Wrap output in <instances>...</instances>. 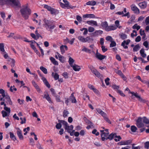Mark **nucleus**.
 Here are the masks:
<instances>
[{"label":"nucleus","mask_w":149,"mask_h":149,"mask_svg":"<svg viewBox=\"0 0 149 149\" xmlns=\"http://www.w3.org/2000/svg\"><path fill=\"white\" fill-rule=\"evenodd\" d=\"M17 135L20 140L23 139V136L22 135V131L19 128H17Z\"/></svg>","instance_id":"2eb2a0df"},{"label":"nucleus","mask_w":149,"mask_h":149,"mask_svg":"<svg viewBox=\"0 0 149 149\" xmlns=\"http://www.w3.org/2000/svg\"><path fill=\"white\" fill-rule=\"evenodd\" d=\"M131 94L132 95H134L137 98H138L140 102L144 103L146 102V100L141 98L140 96L138 95V94L137 93H135L134 92H132Z\"/></svg>","instance_id":"6e6552de"},{"label":"nucleus","mask_w":149,"mask_h":149,"mask_svg":"<svg viewBox=\"0 0 149 149\" xmlns=\"http://www.w3.org/2000/svg\"><path fill=\"white\" fill-rule=\"evenodd\" d=\"M137 130V127L135 126H132L131 127V130L133 132H135Z\"/></svg>","instance_id":"5fc2aeb1"},{"label":"nucleus","mask_w":149,"mask_h":149,"mask_svg":"<svg viewBox=\"0 0 149 149\" xmlns=\"http://www.w3.org/2000/svg\"><path fill=\"white\" fill-rule=\"evenodd\" d=\"M141 56L143 58H145L146 56V54L145 53L144 49H141L140 52Z\"/></svg>","instance_id":"4c0bfd02"},{"label":"nucleus","mask_w":149,"mask_h":149,"mask_svg":"<svg viewBox=\"0 0 149 149\" xmlns=\"http://www.w3.org/2000/svg\"><path fill=\"white\" fill-rule=\"evenodd\" d=\"M3 54H4L3 55V56L4 58H5L8 59H8H9L10 58L9 57L8 54L5 52H4V53H3Z\"/></svg>","instance_id":"338daca9"},{"label":"nucleus","mask_w":149,"mask_h":149,"mask_svg":"<svg viewBox=\"0 0 149 149\" xmlns=\"http://www.w3.org/2000/svg\"><path fill=\"white\" fill-rule=\"evenodd\" d=\"M44 26L47 30L52 32V30L55 27L53 22L50 20L45 19L44 20Z\"/></svg>","instance_id":"7ed1b4c3"},{"label":"nucleus","mask_w":149,"mask_h":149,"mask_svg":"<svg viewBox=\"0 0 149 149\" xmlns=\"http://www.w3.org/2000/svg\"><path fill=\"white\" fill-rule=\"evenodd\" d=\"M142 118L141 117L138 118L136 121V125L139 128L142 127H144V124L142 123Z\"/></svg>","instance_id":"1a4fd4ad"},{"label":"nucleus","mask_w":149,"mask_h":149,"mask_svg":"<svg viewBox=\"0 0 149 149\" xmlns=\"http://www.w3.org/2000/svg\"><path fill=\"white\" fill-rule=\"evenodd\" d=\"M100 132H101V136L102 140L104 141L105 140H107L109 134L108 130L106 129L104 130H100Z\"/></svg>","instance_id":"20e7f679"},{"label":"nucleus","mask_w":149,"mask_h":149,"mask_svg":"<svg viewBox=\"0 0 149 149\" xmlns=\"http://www.w3.org/2000/svg\"><path fill=\"white\" fill-rule=\"evenodd\" d=\"M4 109L6 110V112L8 113H10V108L8 107H6V104H5Z\"/></svg>","instance_id":"4d7b16f0"},{"label":"nucleus","mask_w":149,"mask_h":149,"mask_svg":"<svg viewBox=\"0 0 149 149\" xmlns=\"http://www.w3.org/2000/svg\"><path fill=\"white\" fill-rule=\"evenodd\" d=\"M117 29V27L115 26L110 25L108 26V28L107 29V31H108L112 30H114Z\"/></svg>","instance_id":"c85d7f7f"},{"label":"nucleus","mask_w":149,"mask_h":149,"mask_svg":"<svg viewBox=\"0 0 149 149\" xmlns=\"http://www.w3.org/2000/svg\"><path fill=\"white\" fill-rule=\"evenodd\" d=\"M20 120H21V121L20 122L21 124H23L26 123V118L25 117L23 118L21 117L20 118Z\"/></svg>","instance_id":"bf43d9fd"},{"label":"nucleus","mask_w":149,"mask_h":149,"mask_svg":"<svg viewBox=\"0 0 149 149\" xmlns=\"http://www.w3.org/2000/svg\"><path fill=\"white\" fill-rule=\"evenodd\" d=\"M106 40L109 41L110 42L113 40V39L112 37L110 36H108L106 38Z\"/></svg>","instance_id":"052dcab7"},{"label":"nucleus","mask_w":149,"mask_h":149,"mask_svg":"<svg viewBox=\"0 0 149 149\" xmlns=\"http://www.w3.org/2000/svg\"><path fill=\"white\" fill-rule=\"evenodd\" d=\"M115 138L114 139V140L116 142L119 141L121 139V138L120 136H117L116 134L115 136Z\"/></svg>","instance_id":"09e8293b"},{"label":"nucleus","mask_w":149,"mask_h":149,"mask_svg":"<svg viewBox=\"0 0 149 149\" xmlns=\"http://www.w3.org/2000/svg\"><path fill=\"white\" fill-rule=\"evenodd\" d=\"M130 42V40L129 39L127 40H124L123 42L122 43L121 45L125 49H127L128 47L127 45Z\"/></svg>","instance_id":"f8f14e48"},{"label":"nucleus","mask_w":149,"mask_h":149,"mask_svg":"<svg viewBox=\"0 0 149 149\" xmlns=\"http://www.w3.org/2000/svg\"><path fill=\"white\" fill-rule=\"evenodd\" d=\"M6 100L7 101V102L10 105H12V102L11 100L10 97L8 94H6V95L5 97Z\"/></svg>","instance_id":"cd10ccee"},{"label":"nucleus","mask_w":149,"mask_h":149,"mask_svg":"<svg viewBox=\"0 0 149 149\" xmlns=\"http://www.w3.org/2000/svg\"><path fill=\"white\" fill-rule=\"evenodd\" d=\"M0 50L2 52H5L4 45L3 44V43L0 44Z\"/></svg>","instance_id":"864d4df0"},{"label":"nucleus","mask_w":149,"mask_h":149,"mask_svg":"<svg viewBox=\"0 0 149 149\" xmlns=\"http://www.w3.org/2000/svg\"><path fill=\"white\" fill-rule=\"evenodd\" d=\"M29 143L32 146L34 145V141L32 138H31L29 139Z\"/></svg>","instance_id":"e2e57ef3"},{"label":"nucleus","mask_w":149,"mask_h":149,"mask_svg":"<svg viewBox=\"0 0 149 149\" xmlns=\"http://www.w3.org/2000/svg\"><path fill=\"white\" fill-rule=\"evenodd\" d=\"M40 69L45 74L47 73V69L43 66H41L40 67Z\"/></svg>","instance_id":"de8ad7c7"},{"label":"nucleus","mask_w":149,"mask_h":149,"mask_svg":"<svg viewBox=\"0 0 149 149\" xmlns=\"http://www.w3.org/2000/svg\"><path fill=\"white\" fill-rule=\"evenodd\" d=\"M74 60L72 58L70 57H69L68 63L69 65L71 67L74 65V64H73V63H74Z\"/></svg>","instance_id":"c9c22d12"},{"label":"nucleus","mask_w":149,"mask_h":149,"mask_svg":"<svg viewBox=\"0 0 149 149\" xmlns=\"http://www.w3.org/2000/svg\"><path fill=\"white\" fill-rule=\"evenodd\" d=\"M50 59L52 63L54 65H58V62L57 61L54 57H50Z\"/></svg>","instance_id":"c756f323"},{"label":"nucleus","mask_w":149,"mask_h":149,"mask_svg":"<svg viewBox=\"0 0 149 149\" xmlns=\"http://www.w3.org/2000/svg\"><path fill=\"white\" fill-rule=\"evenodd\" d=\"M103 117H104V120L107 122L109 123L110 124H111V122L107 117V115L106 114V115L105 116H103Z\"/></svg>","instance_id":"8fccbe9b"},{"label":"nucleus","mask_w":149,"mask_h":149,"mask_svg":"<svg viewBox=\"0 0 149 149\" xmlns=\"http://www.w3.org/2000/svg\"><path fill=\"white\" fill-rule=\"evenodd\" d=\"M86 123L88 125L86 127L87 129H89L90 128H94L93 124L90 120H87L86 121Z\"/></svg>","instance_id":"393cba45"},{"label":"nucleus","mask_w":149,"mask_h":149,"mask_svg":"<svg viewBox=\"0 0 149 149\" xmlns=\"http://www.w3.org/2000/svg\"><path fill=\"white\" fill-rule=\"evenodd\" d=\"M0 94H2L1 95H0V101H4V98L8 94L7 93H5V91L2 89H0Z\"/></svg>","instance_id":"9d476101"},{"label":"nucleus","mask_w":149,"mask_h":149,"mask_svg":"<svg viewBox=\"0 0 149 149\" xmlns=\"http://www.w3.org/2000/svg\"><path fill=\"white\" fill-rule=\"evenodd\" d=\"M132 28L134 29H136L138 31L140 28V26H139L137 24H135L132 26Z\"/></svg>","instance_id":"3c124183"},{"label":"nucleus","mask_w":149,"mask_h":149,"mask_svg":"<svg viewBox=\"0 0 149 149\" xmlns=\"http://www.w3.org/2000/svg\"><path fill=\"white\" fill-rule=\"evenodd\" d=\"M71 67L72 68L73 70L75 71H79L81 70L80 66L75 64H74Z\"/></svg>","instance_id":"4be33fe9"},{"label":"nucleus","mask_w":149,"mask_h":149,"mask_svg":"<svg viewBox=\"0 0 149 149\" xmlns=\"http://www.w3.org/2000/svg\"><path fill=\"white\" fill-rule=\"evenodd\" d=\"M59 59L60 61L62 63H64L65 61V57L63 56L59 58Z\"/></svg>","instance_id":"69168bd1"},{"label":"nucleus","mask_w":149,"mask_h":149,"mask_svg":"<svg viewBox=\"0 0 149 149\" xmlns=\"http://www.w3.org/2000/svg\"><path fill=\"white\" fill-rule=\"evenodd\" d=\"M10 137L13 141H15L17 140L15 136L14 135L13 133L10 132Z\"/></svg>","instance_id":"79ce46f5"},{"label":"nucleus","mask_w":149,"mask_h":149,"mask_svg":"<svg viewBox=\"0 0 149 149\" xmlns=\"http://www.w3.org/2000/svg\"><path fill=\"white\" fill-rule=\"evenodd\" d=\"M83 18H95V16L93 14H86L84 15L83 16Z\"/></svg>","instance_id":"412c9836"},{"label":"nucleus","mask_w":149,"mask_h":149,"mask_svg":"<svg viewBox=\"0 0 149 149\" xmlns=\"http://www.w3.org/2000/svg\"><path fill=\"white\" fill-rule=\"evenodd\" d=\"M101 26L103 29H104L107 31L108 26L107 22L106 21L102 22L101 23Z\"/></svg>","instance_id":"a211bd4d"},{"label":"nucleus","mask_w":149,"mask_h":149,"mask_svg":"<svg viewBox=\"0 0 149 149\" xmlns=\"http://www.w3.org/2000/svg\"><path fill=\"white\" fill-rule=\"evenodd\" d=\"M90 68L92 72L97 77H100L102 76V75L100 74V73L96 69H95L93 66H91L90 67Z\"/></svg>","instance_id":"423d86ee"},{"label":"nucleus","mask_w":149,"mask_h":149,"mask_svg":"<svg viewBox=\"0 0 149 149\" xmlns=\"http://www.w3.org/2000/svg\"><path fill=\"white\" fill-rule=\"evenodd\" d=\"M88 87L89 88L93 90V91L97 94L99 93V91L96 89L94 86L91 84H89Z\"/></svg>","instance_id":"b1692460"},{"label":"nucleus","mask_w":149,"mask_h":149,"mask_svg":"<svg viewBox=\"0 0 149 149\" xmlns=\"http://www.w3.org/2000/svg\"><path fill=\"white\" fill-rule=\"evenodd\" d=\"M95 57L98 59L102 60V59L105 58L106 56L105 55H102L99 53H98L97 52H97H96L95 55Z\"/></svg>","instance_id":"4468645a"},{"label":"nucleus","mask_w":149,"mask_h":149,"mask_svg":"<svg viewBox=\"0 0 149 149\" xmlns=\"http://www.w3.org/2000/svg\"><path fill=\"white\" fill-rule=\"evenodd\" d=\"M39 74L40 76L41 77V79L43 81L45 85L49 88H50V85L47 81V79L44 77H43L42 75L40 73H39Z\"/></svg>","instance_id":"9b49d317"},{"label":"nucleus","mask_w":149,"mask_h":149,"mask_svg":"<svg viewBox=\"0 0 149 149\" xmlns=\"http://www.w3.org/2000/svg\"><path fill=\"white\" fill-rule=\"evenodd\" d=\"M115 24L116 25V26L117 28H118L119 29L121 28L122 27V26L119 25V22L118 20H117L115 22Z\"/></svg>","instance_id":"a18cd8bd"},{"label":"nucleus","mask_w":149,"mask_h":149,"mask_svg":"<svg viewBox=\"0 0 149 149\" xmlns=\"http://www.w3.org/2000/svg\"><path fill=\"white\" fill-rule=\"evenodd\" d=\"M20 12L23 17L25 19H28L29 16L31 15V10L26 5L23 6L20 10Z\"/></svg>","instance_id":"f257e3e1"},{"label":"nucleus","mask_w":149,"mask_h":149,"mask_svg":"<svg viewBox=\"0 0 149 149\" xmlns=\"http://www.w3.org/2000/svg\"><path fill=\"white\" fill-rule=\"evenodd\" d=\"M145 148L147 149H149V142L147 141L144 144Z\"/></svg>","instance_id":"774afa93"},{"label":"nucleus","mask_w":149,"mask_h":149,"mask_svg":"<svg viewBox=\"0 0 149 149\" xmlns=\"http://www.w3.org/2000/svg\"><path fill=\"white\" fill-rule=\"evenodd\" d=\"M44 98H45L50 103H52V101L47 92H46L44 95Z\"/></svg>","instance_id":"6ab92c4d"},{"label":"nucleus","mask_w":149,"mask_h":149,"mask_svg":"<svg viewBox=\"0 0 149 149\" xmlns=\"http://www.w3.org/2000/svg\"><path fill=\"white\" fill-rule=\"evenodd\" d=\"M82 50L86 52L91 53V50L85 47H83Z\"/></svg>","instance_id":"13d9d810"},{"label":"nucleus","mask_w":149,"mask_h":149,"mask_svg":"<svg viewBox=\"0 0 149 149\" xmlns=\"http://www.w3.org/2000/svg\"><path fill=\"white\" fill-rule=\"evenodd\" d=\"M139 48L140 47L139 45H136L134 47L133 50L134 52H137L139 50Z\"/></svg>","instance_id":"6e6d98bb"},{"label":"nucleus","mask_w":149,"mask_h":149,"mask_svg":"<svg viewBox=\"0 0 149 149\" xmlns=\"http://www.w3.org/2000/svg\"><path fill=\"white\" fill-rule=\"evenodd\" d=\"M32 83L33 86L36 88L37 91L39 93L41 92L40 89V88L38 85H37V83L35 82V81L33 80L32 81Z\"/></svg>","instance_id":"f3484780"},{"label":"nucleus","mask_w":149,"mask_h":149,"mask_svg":"<svg viewBox=\"0 0 149 149\" xmlns=\"http://www.w3.org/2000/svg\"><path fill=\"white\" fill-rule=\"evenodd\" d=\"M69 113V111L66 110H64L63 111V114L64 118H66L68 117Z\"/></svg>","instance_id":"2f4dec72"},{"label":"nucleus","mask_w":149,"mask_h":149,"mask_svg":"<svg viewBox=\"0 0 149 149\" xmlns=\"http://www.w3.org/2000/svg\"><path fill=\"white\" fill-rule=\"evenodd\" d=\"M140 33L141 36H143V38H144L146 37V35L144 30H143L141 29L140 30Z\"/></svg>","instance_id":"c03bdc74"},{"label":"nucleus","mask_w":149,"mask_h":149,"mask_svg":"<svg viewBox=\"0 0 149 149\" xmlns=\"http://www.w3.org/2000/svg\"><path fill=\"white\" fill-rule=\"evenodd\" d=\"M120 38L122 40H125L127 38V35L123 33H121L119 35Z\"/></svg>","instance_id":"f704fd0d"},{"label":"nucleus","mask_w":149,"mask_h":149,"mask_svg":"<svg viewBox=\"0 0 149 149\" xmlns=\"http://www.w3.org/2000/svg\"><path fill=\"white\" fill-rule=\"evenodd\" d=\"M116 45V42L115 41L113 40L111 42V43L110 45V47H113L115 46Z\"/></svg>","instance_id":"680f3d73"},{"label":"nucleus","mask_w":149,"mask_h":149,"mask_svg":"<svg viewBox=\"0 0 149 149\" xmlns=\"http://www.w3.org/2000/svg\"><path fill=\"white\" fill-rule=\"evenodd\" d=\"M2 113L3 117H5L6 116H8L10 114V113H8V112L4 111H2Z\"/></svg>","instance_id":"49530a36"},{"label":"nucleus","mask_w":149,"mask_h":149,"mask_svg":"<svg viewBox=\"0 0 149 149\" xmlns=\"http://www.w3.org/2000/svg\"><path fill=\"white\" fill-rule=\"evenodd\" d=\"M63 1L64 3H63L62 2H60V5L62 8H67L68 9L72 8L71 7L69 3L67 0H63Z\"/></svg>","instance_id":"39448f33"},{"label":"nucleus","mask_w":149,"mask_h":149,"mask_svg":"<svg viewBox=\"0 0 149 149\" xmlns=\"http://www.w3.org/2000/svg\"><path fill=\"white\" fill-rule=\"evenodd\" d=\"M60 49L61 54H63L65 52V49L67 50L68 48L67 46L62 45L60 47Z\"/></svg>","instance_id":"5701e85b"},{"label":"nucleus","mask_w":149,"mask_h":149,"mask_svg":"<svg viewBox=\"0 0 149 149\" xmlns=\"http://www.w3.org/2000/svg\"><path fill=\"white\" fill-rule=\"evenodd\" d=\"M131 9L136 14L140 13V11L139 8L134 4H132L130 6Z\"/></svg>","instance_id":"0eeeda50"},{"label":"nucleus","mask_w":149,"mask_h":149,"mask_svg":"<svg viewBox=\"0 0 149 149\" xmlns=\"http://www.w3.org/2000/svg\"><path fill=\"white\" fill-rule=\"evenodd\" d=\"M59 122L60 123H62L63 125H64V127H66L68 125V123L64 120H59Z\"/></svg>","instance_id":"603ef678"},{"label":"nucleus","mask_w":149,"mask_h":149,"mask_svg":"<svg viewBox=\"0 0 149 149\" xmlns=\"http://www.w3.org/2000/svg\"><path fill=\"white\" fill-rule=\"evenodd\" d=\"M143 122L146 124L148 125L147 127H149V120L148 119L145 117H143Z\"/></svg>","instance_id":"ea45409f"},{"label":"nucleus","mask_w":149,"mask_h":149,"mask_svg":"<svg viewBox=\"0 0 149 149\" xmlns=\"http://www.w3.org/2000/svg\"><path fill=\"white\" fill-rule=\"evenodd\" d=\"M139 6L142 9L145 8L147 6V3L145 2L140 3L138 4Z\"/></svg>","instance_id":"a878e982"},{"label":"nucleus","mask_w":149,"mask_h":149,"mask_svg":"<svg viewBox=\"0 0 149 149\" xmlns=\"http://www.w3.org/2000/svg\"><path fill=\"white\" fill-rule=\"evenodd\" d=\"M137 36V32L135 30H133V32L131 34V36L133 38L134 36Z\"/></svg>","instance_id":"0e129e2a"},{"label":"nucleus","mask_w":149,"mask_h":149,"mask_svg":"<svg viewBox=\"0 0 149 149\" xmlns=\"http://www.w3.org/2000/svg\"><path fill=\"white\" fill-rule=\"evenodd\" d=\"M116 134V133H111L108 136L107 140L108 139H109L110 140L112 139L113 138H115V136Z\"/></svg>","instance_id":"58836bf2"},{"label":"nucleus","mask_w":149,"mask_h":149,"mask_svg":"<svg viewBox=\"0 0 149 149\" xmlns=\"http://www.w3.org/2000/svg\"><path fill=\"white\" fill-rule=\"evenodd\" d=\"M86 23L91 25L95 26H98L97 22L94 20L87 21Z\"/></svg>","instance_id":"aec40b11"},{"label":"nucleus","mask_w":149,"mask_h":149,"mask_svg":"<svg viewBox=\"0 0 149 149\" xmlns=\"http://www.w3.org/2000/svg\"><path fill=\"white\" fill-rule=\"evenodd\" d=\"M0 4L1 5L5 4H10L12 6L19 7L20 6L19 1L16 0H0Z\"/></svg>","instance_id":"f03ea898"},{"label":"nucleus","mask_w":149,"mask_h":149,"mask_svg":"<svg viewBox=\"0 0 149 149\" xmlns=\"http://www.w3.org/2000/svg\"><path fill=\"white\" fill-rule=\"evenodd\" d=\"M96 4V2L94 1H91L87 2L86 4L87 5L94 6Z\"/></svg>","instance_id":"e433bc0d"},{"label":"nucleus","mask_w":149,"mask_h":149,"mask_svg":"<svg viewBox=\"0 0 149 149\" xmlns=\"http://www.w3.org/2000/svg\"><path fill=\"white\" fill-rule=\"evenodd\" d=\"M75 40V38H72L70 41L69 39L66 38V39L64 40V42L65 44L69 43L70 44L72 45L73 43Z\"/></svg>","instance_id":"dca6fc26"},{"label":"nucleus","mask_w":149,"mask_h":149,"mask_svg":"<svg viewBox=\"0 0 149 149\" xmlns=\"http://www.w3.org/2000/svg\"><path fill=\"white\" fill-rule=\"evenodd\" d=\"M132 142V141L131 140H128L125 141H123L119 143L118 144L120 145H128L131 143Z\"/></svg>","instance_id":"ddd939ff"},{"label":"nucleus","mask_w":149,"mask_h":149,"mask_svg":"<svg viewBox=\"0 0 149 149\" xmlns=\"http://www.w3.org/2000/svg\"><path fill=\"white\" fill-rule=\"evenodd\" d=\"M78 39L81 42H85V38L82 36H79L78 37Z\"/></svg>","instance_id":"37998d69"},{"label":"nucleus","mask_w":149,"mask_h":149,"mask_svg":"<svg viewBox=\"0 0 149 149\" xmlns=\"http://www.w3.org/2000/svg\"><path fill=\"white\" fill-rule=\"evenodd\" d=\"M52 75L55 80H57L59 79V75L57 73L53 72L52 73Z\"/></svg>","instance_id":"7c9ffc66"},{"label":"nucleus","mask_w":149,"mask_h":149,"mask_svg":"<svg viewBox=\"0 0 149 149\" xmlns=\"http://www.w3.org/2000/svg\"><path fill=\"white\" fill-rule=\"evenodd\" d=\"M97 112L103 117L104 116L106 115V113L102 111L101 109H96Z\"/></svg>","instance_id":"473e14b6"},{"label":"nucleus","mask_w":149,"mask_h":149,"mask_svg":"<svg viewBox=\"0 0 149 149\" xmlns=\"http://www.w3.org/2000/svg\"><path fill=\"white\" fill-rule=\"evenodd\" d=\"M93 40V39L92 38H90L89 36L85 38V42H88L90 43L92 42Z\"/></svg>","instance_id":"72a5a7b5"},{"label":"nucleus","mask_w":149,"mask_h":149,"mask_svg":"<svg viewBox=\"0 0 149 149\" xmlns=\"http://www.w3.org/2000/svg\"><path fill=\"white\" fill-rule=\"evenodd\" d=\"M64 127L66 130H67L68 133H70L73 128V127L72 125H71L70 126L68 125L66 127Z\"/></svg>","instance_id":"bb28decb"},{"label":"nucleus","mask_w":149,"mask_h":149,"mask_svg":"<svg viewBox=\"0 0 149 149\" xmlns=\"http://www.w3.org/2000/svg\"><path fill=\"white\" fill-rule=\"evenodd\" d=\"M70 98L71 99V100L72 103H76L77 102L76 100L75 97H74L73 94H72L71 96H70Z\"/></svg>","instance_id":"a19ab883"}]
</instances>
